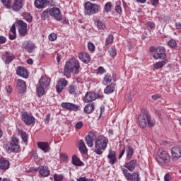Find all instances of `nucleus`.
<instances>
[{
    "label": "nucleus",
    "mask_w": 181,
    "mask_h": 181,
    "mask_svg": "<svg viewBox=\"0 0 181 181\" xmlns=\"http://www.w3.org/2000/svg\"><path fill=\"white\" fill-rule=\"evenodd\" d=\"M57 39V35L54 33H52L49 35V40H50L51 42H54V40H56Z\"/></svg>",
    "instance_id": "obj_48"
},
{
    "label": "nucleus",
    "mask_w": 181,
    "mask_h": 181,
    "mask_svg": "<svg viewBox=\"0 0 181 181\" xmlns=\"http://www.w3.org/2000/svg\"><path fill=\"white\" fill-rule=\"evenodd\" d=\"M115 11H116L117 13H119V14L122 13V8L119 5H117L115 6Z\"/></svg>",
    "instance_id": "obj_54"
},
{
    "label": "nucleus",
    "mask_w": 181,
    "mask_h": 181,
    "mask_svg": "<svg viewBox=\"0 0 181 181\" xmlns=\"http://www.w3.org/2000/svg\"><path fill=\"white\" fill-rule=\"evenodd\" d=\"M21 136L23 142L28 141V134H26V132H21Z\"/></svg>",
    "instance_id": "obj_49"
},
{
    "label": "nucleus",
    "mask_w": 181,
    "mask_h": 181,
    "mask_svg": "<svg viewBox=\"0 0 181 181\" xmlns=\"http://www.w3.org/2000/svg\"><path fill=\"white\" fill-rule=\"evenodd\" d=\"M172 180V177H170V175L169 173L165 174L164 176V180L165 181H170Z\"/></svg>",
    "instance_id": "obj_56"
},
{
    "label": "nucleus",
    "mask_w": 181,
    "mask_h": 181,
    "mask_svg": "<svg viewBox=\"0 0 181 181\" xmlns=\"http://www.w3.org/2000/svg\"><path fill=\"white\" fill-rule=\"evenodd\" d=\"M145 114L139 115L138 117V122L141 128H146L148 127V122L146 118H145Z\"/></svg>",
    "instance_id": "obj_19"
},
{
    "label": "nucleus",
    "mask_w": 181,
    "mask_h": 181,
    "mask_svg": "<svg viewBox=\"0 0 181 181\" xmlns=\"http://www.w3.org/2000/svg\"><path fill=\"white\" fill-rule=\"evenodd\" d=\"M22 49L25 50L28 53H33L35 50V43L30 40L24 41L22 45Z\"/></svg>",
    "instance_id": "obj_10"
},
{
    "label": "nucleus",
    "mask_w": 181,
    "mask_h": 181,
    "mask_svg": "<svg viewBox=\"0 0 181 181\" xmlns=\"http://www.w3.org/2000/svg\"><path fill=\"white\" fill-rule=\"evenodd\" d=\"M94 109H95V105L93 103H88L84 107V112L86 114H91V112L94 111Z\"/></svg>",
    "instance_id": "obj_31"
},
{
    "label": "nucleus",
    "mask_w": 181,
    "mask_h": 181,
    "mask_svg": "<svg viewBox=\"0 0 181 181\" xmlns=\"http://www.w3.org/2000/svg\"><path fill=\"white\" fill-rule=\"evenodd\" d=\"M114 42V35H109L106 38L105 41V45L108 46V45H111Z\"/></svg>",
    "instance_id": "obj_43"
},
{
    "label": "nucleus",
    "mask_w": 181,
    "mask_h": 181,
    "mask_svg": "<svg viewBox=\"0 0 181 181\" xmlns=\"http://www.w3.org/2000/svg\"><path fill=\"white\" fill-rule=\"evenodd\" d=\"M9 160L1 159L0 160V169L1 170H8L10 166Z\"/></svg>",
    "instance_id": "obj_28"
},
{
    "label": "nucleus",
    "mask_w": 181,
    "mask_h": 181,
    "mask_svg": "<svg viewBox=\"0 0 181 181\" xmlns=\"http://www.w3.org/2000/svg\"><path fill=\"white\" fill-rule=\"evenodd\" d=\"M115 90V84L110 83L108 85L104 90L105 94H111V93H114Z\"/></svg>",
    "instance_id": "obj_33"
},
{
    "label": "nucleus",
    "mask_w": 181,
    "mask_h": 181,
    "mask_svg": "<svg viewBox=\"0 0 181 181\" xmlns=\"http://www.w3.org/2000/svg\"><path fill=\"white\" fill-rule=\"evenodd\" d=\"M22 120L25 125H33L35 124V117L26 112H23L21 114Z\"/></svg>",
    "instance_id": "obj_7"
},
{
    "label": "nucleus",
    "mask_w": 181,
    "mask_h": 181,
    "mask_svg": "<svg viewBox=\"0 0 181 181\" xmlns=\"http://www.w3.org/2000/svg\"><path fill=\"white\" fill-rule=\"evenodd\" d=\"M40 174L43 176V177H47L50 175V170L47 167H42L40 169Z\"/></svg>",
    "instance_id": "obj_35"
},
{
    "label": "nucleus",
    "mask_w": 181,
    "mask_h": 181,
    "mask_svg": "<svg viewBox=\"0 0 181 181\" xmlns=\"http://www.w3.org/2000/svg\"><path fill=\"white\" fill-rule=\"evenodd\" d=\"M99 9L100 6L96 4H93L90 1H86L84 4V13L88 16H91V15H95V13H98Z\"/></svg>",
    "instance_id": "obj_5"
},
{
    "label": "nucleus",
    "mask_w": 181,
    "mask_h": 181,
    "mask_svg": "<svg viewBox=\"0 0 181 181\" xmlns=\"http://www.w3.org/2000/svg\"><path fill=\"white\" fill-rule=\"evenodd\" d=\"M72 163L75 166H83V165H84V163L80 160V158H78L76 155L72 157Z\"/></svg>",
    "instance_id": "obj_34"
},
{
    "label": "nucleus",
    "mask_w": 181,
    "mask_h": 181,
    "mask_svg": "<svg viewBox=\"0 0 181 181\" xmlns=\"http://www.w3.org/2000/svg\"><path fill=\"white\" fill-rule=\"evenodd\" d=\"M96 25H97V28H99L100 30L105 29V24H104L103 22H101L99 20L96 21Z\"/></svg>",
    "instance_id": "obj_45"
},
{
    "label": "nucleus",
    "mask_w": 181,
    "mask_h": 181,
    "mask_svg": "<svg viewBox=\"0 0 181 181\" xmlns=\"http://www.w3.org/2000/svg\"><path fill=\"white\" fill-rule=\"evenodd\" d=\"M60 159H62V160H67V159H69V156H67V154L65 153H61Z\"/></svg>",
    "instance_id": "obj_53"
},
{
    "label": "nucleus",
    "mask_w": 181,
    "mask_h": 181,
    "mask_svg": "<svg viewBox=\"0 0 181 181\" xmlns=\"http://www.w3.org/2000/svg\"><path fill=\"white\" fill-rule=\"evenodd\" d=\"M136 162H137L136 160H132L129 163H126L124 164V168L128 169V170H129V172H134L135 170V168L136 166Z\"/></svg>",
    "instance_id": "obj_23"
},
{
    "label": "nucleus",
    "mask_w": 181,
    "mask_h": 181,
    "mask_svg": "<svg viewBox=\"0 0 181 181\" xmlns=\"http://www.w3.org/2000/svg\"><path fill=\"white\" fill-rule=\"evenodd\" d=\"M77 181H88L86 177H81L78 179H77Z\"/></svg>",
    "instance_id": "obj_63"
},
{
    "label": "nucleus",
    "mask_w": 181,
    "mask_h": 181,
    "mask_svg": "<svg viewBox=\"0 0 181 181\" xmlns=\"http://www.w3.org/2000/svg\"><path fill=\"white\" fill-rule=\"evenodd\" d=\"M153 57L158 60V59H166V53H165V48L163 47H158L156 48L155 54Z\"/></svg>",
    "instance_id": "obj_12"
},
{
    "label": "nucleus",
    "mask_w": 181,
    "mask_h": 181,
    "mask_svg": "<svg viewBox=\"0 0 181 181\" xmlns=\"http://www.w3.org/2000/svg\"><path fill=\"white\" fill-rule=\"evenodd\" d=\"M95 100H97V94L94 92H88L85 95L83 101L84 103H90L91 101H95Z\"/></svg>",
    "instance_id": "obj_17"
},
{
    "label": "nucleus",
    "mask_w": 181,
    "mask_h": 181,
    "mask_svg": "<svg viewBox=\"0 0 181 181\" xmlns=\"http://www.w3.org/2000/svg\"><path fill=\"white\" fill-rule=\"evenodd\" d=\"M172 158L174 160H177L181 157L180 148L177 146L173 147L171 149Z\"/></svg>",
    "instance_id": "obj_16"
},
{
    "label": "nucleus",
    "mask_w": 181,
    "mask_h": 181,
    "mask_svg": "<svg viewBox=\"0 0 181 181\" xmlns=\"http://www.w3.org/2000/svg\"><path fill=\"white\" fill-rule=\"evenodd\" d=\"M156 160L160 166H169L170 165V156L166 151H159L156 157Z\"/></svg>",
    "instance_id": "obj_4"
},
{
    "label": "nucleus",
    "mask_w": 181,
    "mask_h": 181,
    "mask_svg": "<svg viewBox=\"0 0 181 181\" xmlns=\"http://www.w3.org/2000/svg\"><path fill=\"white\" fill-rule=\"evenodd\" d=\"M146 26L148 30H151L155 28V23H153V22L148 21L146 23Z\"/></svg>",
    "instance_id": "obj_46"
},
{
    "label": "nucleus",
    "mask_w": 181,
    "mask_h": 181,
    "mask_svg": "<svg viewBox=\"0 0 181 181\" xmlns=\"http://www.w3.org/2000/svg\"><path fill=\"white\" fill-rule=\"evenodd\" d=\"M107 145H108V139L104 136H99L95 140L94 152L96 153V155H103V151L107 149Z\"/></svg>",
    "instance_id": "obj_3"
},
{
    "label": "nucleus",
    "mask_w": 181,
    "mask_h": 181,
    "mask_svg": "<svg viewBox=\"0 0 181 181\" xmlns=\"http://www.w3.org/2000/svg\"><path fill=\"white\" fill-rule=\"evenodd\" d=\"M40 86H42L45 88H47L48 86L50 85V78L49 77L44 76L41 77V78L39 81Z\"/></svg>",
    "instance_id": "obj_26"
},
{
    "label": "nucleus",
    "mask_w": 181,
    "mask_h": 181,
    "mask_svg": "<svg viewBox=\"0 0 181 181\" xmlns=\"http://www.w3.org/2000/svg\"><path fill=\"white\" fill-rule=\"evenodd\" d=\"M11 32H12V33H16V28H15V25H12L11 28Z\"/></svg>",
    "instance_id": "obj_62"
},
{
    "label": "nucleus",
    "mask_w": 181,
    "mask_h": 181,
    "mask_svg": "<svg viewBox=\"0 0 181 181\" xmlns=\"http://www.w3.org/2000/svg\"><path fill=\"white\" fill-rule=\"evenodd\" d=\"M111 81H112V76H111V74H107L103 81V84H104V86H107V84H110Z\"/></svg>",
    "instance_id": "obj_38"
},
{
    "label": "nucleus",
    "mask_w": 181,
    "mask_h": 181,
    "mask_svg": "<svg viewBox=\"0 0 181 181\" xmlns=\"http://www.w3.org/2000/svg\"><path fill=\"white\" fill-rule=\"evenodd\" d=\"M45 86L40 85L39 83L37 86V94L38 97H42V95H45Z\"/></svg>",
    "instance_id": "obj_36"
},
{
    "label": "nucleus",
    "mask_w": 181,
    "mask_h": 181,
    "mask_svg": "<svg viewBox=\"0 0 181 181\" xmlns=\"http://www.w3.org/2000/svg\"><path fill=\"white\" fill-rule=\"evenodd\" d=\"M5 42H6V38L4 36H0V44L3 45Z\"/></svg>",
    "instance_id": "obj_59"
},
{
    "label": "nucleus",
    "mask_w": 181,
    "mask_h": 181,
    "mask_svg": "<svg viewBox=\"0 0 181 181\" xmlns=\"http://www.w3.org/2000/svg\"><path fill=\"white\" fill-rule=\"evenodd\" d=\"M3 147L7 153H18L21 151V145H19V139L13 137L10 141L6 142Z\"/></svg>",
    "instance_id": "obj_2"
},
{
    "label": "nucleus",
    "mask_w": 181,
    "mask_h": 181,
    "mask_svg": "<svg viewBox=\"0 0 181 181\" xmlns=\"http://www.w3.org/2000/svg\"><path fill=\"white\" fill-rule=\"evenodd\" d=\"M23 16L24 19L25 21H27V22H29L30 23V22H32L33 17L30 15V13H23Z\"/></svg>",
    "instance_id": "obj_41"
},
{
    "label": "nucleus",
    "mask_w": 181,
    "mask_h": 181,
    "mask_svg": "<svg viewBox=\"0 0 181 181\" xmlns=\"http://www.w3.org/2000/svg\"><path fill=\"white\" fill-rule=\"evenodd\" d=\"M142 113L144 114L146 118L147 125L148 128H152L155 127V124L156 122L155 121V119H153V117H151V115L149 114V112L146 110H142Z\"/></svg>",
    "instance_id": "obj_15"
},
{
    "label": "nucleus",
    "mask_w": 181,
    "mask_h": 181,
    "mask_svg": "<svg viewBox=\"0 0 181 181\" xmlns=\"http://www.w3.org/2000/svg\"><path fill=\"white\" fill-rule=\"evenodd\" d=\"M50 11V16L52 18H54L56 21H62V11H60V8L57 7H54L49 8Z\"/></svg>",
    "instance_id": "obj_11"
},
{
    "label": "nucleus",
    "mask_w": 181,
    "mask_h": 181,
    "mask_svg": "<svg viewBox=\"0 0 181 181\" xmlns=\"http://www.w3.org/2000/svg\"><path fill=\"white\" fill-rule=\"evenodd\" d=\"M68 91L72 95H77V86H74V85H70L68 87Z\"/></svg>",
    "instance_id": "obj_39"
},
{
    "label": "nucleus",
    "mask_w": 181,
    "mask_h": 181,
    "mask_svg": "<svg viewBox=\"0 0 181 181\" xmlns=\"http://www.w3.org/2000/svg\"><path fill=\"white\" fill-rule=\"evenodd\" d=\"M98 73H100V74H103V73H105V69H104V67L103 66H99L98 68Z\"/></svg>",
    "instance_id": "obj_58"
},
{
    "label": "nucleus",
    "mask_w": 181,
    "mask_h": 181,
    "mask_svg": "<svg viewBox=\"0 0 181 181\" xmlns=\"http://www.w3.org/2000/svg\"><path fill=\"white\" fill-rule=\"evenodd\" d=\"M175 26L177 29H181V23H176Z\"/></svg>",
    "instance_id": "obj_64"
},
{
    "label": "nucleus",
    "mask_w": 181,
    "mask_h": 181,
    "mask_svg": "<svg viewBox=\"0 0 181 181\" xmlns=\"http://www.w3.org/2000/svg\"><path fill=\"white\" fill-rule=\"evenodd\" d=\"M123 175L126 177L127 180L129 181H139V173L136 172L134 173H128V170H122Z\"/></svg>",
    "instance_id": "obj_6"
},
{
    "label": "nucleus",
    "mask_w": 181,
    "mask_h": 181,
    "mask_svg": "<svg viewBox=\"0 0 181 181\" xmlns=\"http://www.w3.org/2000/svg\"><path fill=\"white\" fill-rule=\"evenodd\" d=\"M37 145L38 148L41 149V151H43V152H45V153L50 151V145H49L48 142H38Z\"/></svg>",
    "instance_id": "obj_20"
},
{
    "label": "nucleus",
    "mask_w": 181,
    "mask_h": 181,
    "mask_svg": "<svg viewBox=\"0 0 181 181\" xmlns=\"http://www.w3.org/2000/svg\"><path fill=\"white\" fill-rule=\"evenodd\" d=\"M125 149L127 153V160H131V159H132V156L134 155V148L130 146H127Z\"/></svg>",
    "instance_id": "obj_30"
},
{
    "label": "nucleus",
    "mask_w": 181,
    "mask_h": 181,
    "mask_svg": "<svg viewBox=\"0 0 181 181\" xmlns=\"http://www.w3.org/2000/svg\"><path fill=\"white\" fill-rule=\"evenodd\" d=\"M88 49L92 53L95 50V45L93 44V42H88Z\"/></svg>",
    "instance_id": "obj_47"
},
{
    "label": "nucleus",
    "mask_w": 181,
    "mask_h": 181,
    "mask_svg": "<svg viewBox=\"0 0 181 181\" xmlns=\"http://www.w3.org/2000/svg\"><path fill=\"white\" fill-rule=\"evenodd\" d=\"M78 150L81 153H83L84 155H87L88 152V151L87 150V146H86V143H84V141H83V139L79 140Z\"/></svg>",
    "instance_id": "obj_27"
},
{
    "label": "nucleus",
    "mask_w": 181,
    "mask_h": 181,
    "mask_svg": "<svg viewBox=\"0 0 181 181\" xmlns=\"http://www.w3.org/2000/svg\"><path fill=\"white\" fill-rule=\"evenodd\" d=\"M1 2L7 9H11V0H1Z\"/></svg>",
    "instance_id": "obj_44"
},
{
    "label": "nucleus",
    "mask_w": 181,
    "mask_h": 181,
    "mask_svg": "<svg viewBox=\"0 0 181 181\" xmlns=\"http://www.w3.org/2000/svg\"><path fill=\"white\" fill-rule=\"evenodd\" d=\"M111 2L106 3L105 5V11H106V12H110V11H111Z\"/></svg>",
    "instance_id": "obj_51"
},
{
    "label": "nucleus",
    "mask_w": 181,
    "mask_h": 181,
    "mask_svg": "<svg viewBox=\"0 0 181 181\" xmlns=\"http://www.w3.org/2000/svg\"><path fill=\"white\" fill-rule=\"evenodd\" d=\"M15 59L14 55H9V52H6L4 54V62L6 64H9Z\"/></svg>",
    "instance_id": "obj_32"
},
{
    "label": "nucleus",
    "mask_w": 181,
    "mask_h": 181,
    "mask_svg": "<svg viewBox=\"0 0 181 181\" xmlns=\"http://www.w3.org/2000/svg\"><path fill=\"white\" fill-rule=\"evenodd\" d=\"M61 105L62 108L68 110V111H78V108H80L78 105L71 103H62Z\"/></svg>",
    "instance_id": "obj_14"
},
{
    "label": "nucleus",
    "mask_w": 181,
    "mask_h": 181,
    "mask_svg": "<svg viewBox=\"0 0 181 181\" xmlns=\"http://www.w3.org/2000/svg\"><path fill=\"white\" fill-rule=\"evenodd\" d=\"M76 129H81L83 128V122H78L76 124Z\"/></svg>",
    "instance_id": "obj_55"
},
{
    "label": "nucleus",
    "mask_w": 181,
    "mask_h": 181,
    "mask_svg": "<svg viewBox=\"0 0 181 181\" xmlns=\"http://www.w3.org/2000/svg\"><path fill=\"white\" fill-rule=\"evenodd\" d=\"M34 5L37 9H43V8H46L47 6V0H35L34 2Z\"/></svg>",
    "instance_id": "obj_21"
},
{
    "label": "nucleus",
    "mask_w": 181,
    "mask_h": 181,
    "mask_svg": "<svg viewBox=\"0 0 181 181\" xmlns=\"http://www.w3.org/2000/svg\"><path fill=\"white\" fill-rule=\"evenodd\" d=\"M109 53L112 57H115L117 56V50H115L114 48H111L109 51Z\"/></svg>",
    "instance_id": "obj_52"
},
{
    "label": "nucleus",
    "mask_w": 181,
    "mask_h": 181,
    "mask_svg": "<svg viewBox=\"0 0 181 181\" xmlns=\"http://www.w3.org/2000/svg\"><path fill=\"white\" fill-rule=\"evenodd\" d=\"M49 121H50V114H48L45 117V124H49Z\"/></svg>",
    "instance_id": "obj_61"
},
{
    "label": "nucleus",
    "mask_w": 181,
    "mask_h": 181,
    "mask_svg": "<svg viewBox=\"0 0 181 181\" xmlns=\"http://www.w3.org/2000/svg\"><path fill=\"white\" fill-rule=\"evenodd\" d=\"M17 76H20V77H23V78H28V69L25 67L18 66L16 70Z\"/></svg>",
    "instance_id": "obj_18"
},
{
    "label": "nucleus",
    "mask_w": 181,
    "mask_h": 181,
    "mask_svg": "<svg viewBox=\"0 0 181 181\" xmlns=\"http://www.w3.org/2000/svg\"><path fill=\"white\" fill-rule=\"evenodd\" d=\"M78 57L83 63H90V61L91 60V58L90 57V54H87V52H81L78 54Z\"/></svg>",
    "instance_id": "obj_22"
},
{
    "label": "nucleus",
    "mask_w": 181,
    "mask_h": 181,
    "mask_svg": "<svg viewBox=\"0 0 181 181\" xmlns=\"http://www.w3.org/2000/svg\"><path fill=\"white\" fill-rule=\"evenodd\" d=\"M97 136H95V134H94V133L90 132L88 135L85 137V141L86 143V145L89 147V148H93V146H94V141H95V140Z\"/></svg>",
    "instance_id": "obj_9"
},
{
    "label": "nucleus",
    "mask_w": 181,
    "mask_h": 181,
    "mask_svg": "<svg viewBox=\"0 0 181 181\" xmlns=\"http://www.w3.org/2000/svg\"><path fill=\"white\" fill-rule=\"evenodd\" d=\"M166 63H168L166 60H163L161 62H156V64H154L153 67L156 69V70H159V69H162V67L165 66Z\"/></svg>",
    "instance_id": "obj_40"
},
{
    "label": "nucleus",
    "mask_w": 181,
    "mask_h": 181,
    "mask_svg": "<svg viewBox=\"0 0 181 181\" xmlns=\"http://www.w3.org/2000/svg\"><path fill=\"white\" fill-rule=\"evenodd\" d=\"M78 74L80 73V62L76 59H71L67 61L65 64L64 69V76H69V74Z\"/></svg>",
    "instance_id": "obj_1"
},
{
    "label": "nucleus",
    "mask_w": 181,
    "mask_h": 181,
    "mask_svg": "<svg viewBox=\"0 0 181 181\" xmlns=\"http://www.w3.org/2000/svg\"><path fill=\"white\" fill-rule=\"evenodd\" d=\"M54 181H62L63 180V175L55 174L54 175Z\"/></svg>",
    "instance_id": "obj_50"
},
{
    "label": "nucleus",
    "mask_w": 181,
    "mask_h": 181,
    "mask_svg": "<svg viewBox=\"0 0 181 181\" xmlns=\"http://www.w3.org/2000/svg\"><path fill=\"white\" fill-rule=\"evenodd\" d=\"M17 87L20 93H25L26 91V82L23 80L18 79L17 81Z\"/></svg>",
    "instance_id": "obj_25"
},
{
    "label": "nucleus",
    "mask_w": 181,
    "mask_h": 181,
    "mask_svg": "<svg viewBox=\"0 0 181 181\" xmlns=\"http://www.w3.org/2000/svg\"><path fill=\"white\" fill-rule=\"evenodd\" d=\"M18 25V33L21 36H26L28 35V24L23 21H18L17 22Z\"/></svg>",
    "instance_id": "obj_8"
},
{
    "label": "nucleus",
    "mask_w": 181,
    "mask_h": 181,
    "mask_svg": "<svg viewBox=\"0 0 181 181\" xmlns=\"http://www.w3.org/2000/svg\"><path fill=\"white\" fill-rule=\"evenodd\" d=\"M8 37L10 40H15L16 39V33L9 34Z\"/></svg>",
    "instance_id": "obj_57"
},
{
    "label": "nucleus",
    "mask_w": 181,
    "mask_h": 181,
    "mask_svg": "<svg viewBox=\"0 0 181 181\" xmlns=\"http://www.w3.org/2000/svg\"><path fill=\"white\" fill-rule=\"evenodd\" d=\"M151 4L153 6H157V5H159V0H151Z\"/></svg>",
    "instance_id": "obj_60"
},
{
    "label": "nucleus",
    "mask_w": 181,
    "mask_h": 181,
    "mask_svg": "<svg viewBox=\"0 0 181 181\" xmlns=\"http://www.w3.org/2000/svg\"><path fill=\"white\" fill-rule=\"evenodd\" d=\"M23 6V4H22V0H14L12 8L16 12H18V11L22 9Z\"/></svg>",
    "instance_id": "obj_29"
},
{
    "label": "nucleus",
    "mask_w": 181,
    "mask_h": 181,
    "mask_svg": "<svg viewBox=\"0 0 181 181\" xmlns=\"http://www.w3.org/2000/svg\"><path fill=\"white\" fill-rule=\"evenodd\" d=\"M67 84H69V82L67 81V80L63 78H59L56 86L57 93H62L63 91V88L67 86Z\"/></svg>",
    "instance_id": "obj_13"
},
{
    "label": "nucleus",
    "mask_w": 181,
    "mask_h": 181,
    "mask_svg": "<svg viewBox=\"0 0 181 181\" xmlns=\"http://www.w3.org/2000/svg\"><path fill=\"white\" fill-rule=\"evenodd\" d=\"M49 16H50V8H47L45 11H42V13H41L42 21H46V19H49Z\"/></svg>",
    "instance_id": "obj_37"
},
{
    "label": "nucleus",
    "mask_w": 181,
    "mask_h": 181,
    "mask_svg": "<svg viewBox=\"0 0 181 181\" xmlns=\"http://www.w3.org/2000/svg\"><path fill=\"white\" fill-rule=\"evenodd\" d=\"M168 45L171 49H175L177 46V42L174 39H171L168 41Z\"/></svg>",
    "instance_id": "obj_42"
},
{
    "label": "nucleus",
    "mask_w": 181,
    "mask_h": 181,
    "mask_svg": "<svg viewBox=\"0 0 181 181\" xmlns=\"http://www.w3.org/2000/svg\"><path fill=\"white\" fill-rule=\"evenodd\" d=\"M107 158L109 160V163L110 165H115V162H117V156H115V151L112 150L109 151Z\"/></svg>",
    "instance_id": "obj_24"
}]
</instances>
